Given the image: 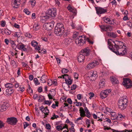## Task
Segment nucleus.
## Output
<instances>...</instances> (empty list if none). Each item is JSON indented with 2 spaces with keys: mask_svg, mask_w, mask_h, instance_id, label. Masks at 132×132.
<instances>
[{
  "mask_svg": "<svg viewBox=\"0 0 132 132\" xmlns=\"http://www.w3.org/2000/svg\"><path fill=\"white\" fill-rule=\"evenodd\" d=\"M97 72L95 71H92L88 72V76L92 79H93V80L95 79L97 76Z\"/></svg>",
  "mask_w": 132,
  "mask_h": 132,
  "instance_id": "9b49d317",
  "label": "nucleus"
},
{
  "mask_svg": "<svg viewBox=\"0 0 132 132\" xmlns=\"http://www.w3.org/2000/svg\"><path fill=\"white\" fill-rule=\"evenodd\" d=\"M100 97L102 99H104L106 98L107 96L106 94L105 93L104 90L102 91L100 94Z\"/></svg>",
  "mask_w": 132,
  "mask_h": 132,
  "instance_id": "c756f323",
  "label": "nucleus"
},
{
  "mask_svg": "<svg viewBox=\"0 0 132 132\" xmlns=\"http://www.w3.org/2000/svg\"><path fill=\"white\" fill-rule=\"evenodd\" d=\"M47 14L50 16V17L53 18L56 15V11L55 9H49L47 12Z\"/></svg>",
  "mask_w": 132,
  "mask_h": 132,
  "instance_id": "0eeeda50",
  "label": "nucleus"
},
{
  "mask_svg": "<svg viewBox=\"0 0 132 132\" xmlns=\"http://www.w3.org/2000/svg\"><path fill=\"white\" fill-rule=\"evenodd\" d=\"M14 92V90L12 88H8L6 90V94L8 96H9Z\"/></svg>",
  "mask_w": 132,
  "mask_h": 132,
  "instance_id": "a211bd4d",
  "label": "nucleus"
},
{
  "mask_svg": "<svg viewBox=\"0 0 132 132\" xmlns=\"http://www.w3.org/2000/svg\"><path fill=\"white\" fill-rule=\"evenodd\" d=\"M4 32L6 34L10 35L11 33V31L7 29H5L4 30Z\"/></svg>",
  "mask_w": 132,
  "mask_h": 132,
  "instance_id": "58836bf2",
  "label": "nucleus"
},
{
  "mask_svg": "<svg viewBox=\"0 0 132 132\" xmlns=\"http://www.w3.org/2000/svg\"><path fill=\"white\" fill-rule=\"evenodd\" d=\"M46 129L49 130L51 129V126L48 123L46 124Z\"/></svg>",
  "mask_w": 132,
  "mask_h": 132,
  "instance_id": "603ef678",
  "label": "nucleus"
},
{
  "mask_svg": "<svg viewBox=\"0 0 132 132\" xmlns=\"http://www.w3.org/2000/svg\"><path fill=\"white\" fill-rule=\"evenodd\" d=\"M79 111L80 113V116H83V117L86 116L85 111L82 108H80L79 110Z\"/></svg>",
  "mask_w": 132,
  "mask_h": 132,
  "instance_id": "7c9ffc66",
  "label": "nucleus"
},
{
  "mask_svg": "<svg viewBox=\"0 0 132 132\" xmlns=\"http://www.w3.org/2000/svg\"><path fill=\"white\" fill-rule=\"evenodd\" d=\"M54 22L52 21L49 23H45L43 26L44 28L47 30H51L54 27Z\"/></svg>",
  "mask_w": 132,
  "mask_h": 132,
  "instance_id": "423d86ee",
  "label": "nucleus"
},
{
  "mask_svg": "<svg viewBox=\"0 0 132 132\" xmlns=\"http://www.w3.org/2000/svg\"><path fill=\"white\" fill-rule=\"evenodd\" d=\"M95 8L96 9V13L98 15L104 14L107 11L106 9H105L103 8L100 7H95Z\"/></svg>",
  "mask_w": 132,
  "mask_h": 132,
  "instance_id": "1a4fd4ad",
  "label": "nucleus"
},
{
  "mask_svg": "<svg viewBox=\"0 0 132 132\" xmlns=\"http://www.w3.org/2000/svg\"><path fill=\"white\" fill-rule=\"evenodd\" d=\"M4 126V123L3 122L0 120V128H1Z\"/></svg>",
  "mask_w": 132,
  "mask_h": 132,
  "instance_id": "338daca9",
  "label": "nucleus"
},
{
  "mask_svg": "<svg viewBox=\"0 0 132 132\" xmlns=\"http://www.w3.org/2000/svg\"><path fill=\"white\" fill-rule=\"evenodd\" d=\"M104 91L105 92V93L106 94L107 96H108V95L109 94V93L111 92V90L110 89H107Z\"/></svg>",
  "mask_w": 132,
  "mask_h": 132,
  "instance_id": "8fccbe9b",
  "label": "nucleus"
},
{
  "mask_svg": "<svg viewBox=\"0 0 132 132\" xmlns=\"http://www.w3.org/2000/svg\"><path fill=\"white\" fill-rule=\"evenodd\" d=\"M106 34L108 36L113 38H116L117 37V35L113 32H107Z\"/></svg>",
  "mask_w": 132,
  "mask_h": 132,
  "instance_id": "6ab92c4d",
  "label": "nucleus"
},
{
  "mask_svg": "<svg viewBox=\"0 0 132 132\" xmlns=\"http://www.w3.org/2000/svg\"><path fill=\"white\" fill-rule=\"evenodd\" d=\"M100 27L101 30L103 31H107L109 28V26L108 25H102L100 26Z\"/></svg>",
  "mask_w": 132,
  "mask_h": 132,
  "instance_id": "b1692460",
  "label": "nucleus"
},
{
  "mask_svg": "<svg viewBox=\"0 0 132 132\" xmlns=\"http://www.w3.org/2000/svg\"><path fill=\"white\" fill-rule=\"evenodd\" d=\"M31 44L32 46L35 47L38 45V43L36 41L34 40L31 42Z\"/></svg>",
  "mask_w": 132,
  "mask_h": 132,
  "instance_id": "e433bc0d",
  "label": "nucleus"
},
{
  "mask_svg": "<svg viewBox=\"0 0 132 132\" xmlns=\"http://www.w3.org/2000/svg\"><path fill=\"white\" fill-rule=\"evenodd\" d=\"M117 118H124L125 117V115H122L120 113H119L118 114V115L117 116Z\"/></svg>",
  "mask_w": 132,
  "mask_h": 132,
  "instance_id": "13d9d810",
  "label": "nucleus"
},
{
  "mask_svg": "<svg viewBox=\"0 0 132 132\" xmlns=\"http://www.w3.org/2000/svg\"><path fill=\"white\" fill-rule=\"evenodd\" d=\"M89 49L88 48H86L84 50H82L81 52V53H83V55H85L87 56L89 54Z\"/></svg>",
  "mask_w": 132,
  "mask_h": 132,
  "instance_id": "ddd939ff",
  "label": "nucleus"
},
{
  "mask_svg": "<svg viewBox=\"0 0 132 132\" xmlns=\"http://www.w3.org/2000/svg\"><path fill=\"white\" fill-rule=\"evenodd\" d=\"M12 5L14 8H17L18 7L19 2L17 0H12Z\"/></svg>",
  "mask_w": 132,
  "mask_h": 132,
  "instance_id": "dca6fc26",
  "label": "nucleus"
},
{
  "mask_svg": "<svg viewBox=\"0 0 132 132\" xmlns=\"http://www.w3.org/2000/svg\"><path fill=\"white\" fill-rule=\"evenodd\" d=\"M122 84L127 88H130L132 86V82L128 78H123Z\"/></svg>",
  "mask_w": 132,
  "mask_h": 132,
  "instance_id": "20e7f679",
  "label": "nucleus"
},
{
  "mask_svg": "<svg viewBox=\"0 0 132 132\" xmlns=\"http://www.w3.org/2000/svg\"><path fill=\"white\" fill-rule=\"evenodd\" d=\"M56 129L58 131L62 130V126L61 125L58 126L56 127Z\"/></svg>",
  "mask_w": 132,
  "mask_h": 132,
  "instance_id": "09e8293b",
  "label": "nucleus"
},
{
  "mask_svg": "<svg viewBox=\"0 0 132 132\" xmlns=\"http://www.w3.org/2000/svg\"><path fill=\"white\" fill-rule=\"evenodd\" d=\"M52 81L50 79H49L47 81V84L48 85L51 86L52 85Z\"/></svg>",
  "mask_w": 132,
  "mask_h": 132,
  "instance_id": "6e6d98bb",
  "label": "nucleus"
},
{
  "mask_svg": "<svg viewBox=\"0 0 132 132\" xmlns=\"http://www.w3.org/2000/svg\"><path fill=\"white\" fill-rule=\"evenodd\" d=\"M103 19L104 22L108 24H112L113 23L112 21L110 20V19L107 17H104Z\"/></svg>",
  "mask_w": 132,
  "mask_h": 132,
  "instance_id": "412c9836",
  "label": "nucleus"
},
{
  "mask_svg": "<svg viewBox=\"0 0 132 132\" xmlns=\"http://www.w3.org/2000/svg\"><path fill=\"white\" fill-rule=\"evenodd\" d=\"M101 60L100 59L96 60L93 62L89 63L87 66V68L88 69H90L95 67L99 64Z\"/></svg>",
  "mask_w": 132,
  "mask_h": 132,
  "instance_id": "39448f33",
  "label": "nucleus"
},
{
  "mask_svg": "<svg viewBox=\"0 0 132 132\" xmlns=\"http://www.w3.org/2000/svg\"><path fill=\"white\" fill-rule=\"evenodd\" d=\"M117 114L115 113L113 114H112L111 116V119L112 120H117Z\"/></svg>",
  "mask_w": 132,
  "mask_h": 132,
  "instance_id": "c9c22d12",
  "label": "nucleus"
},
{
  "mask_svg": "<svg viewBox=\"0 0 132 132\" xmlns=\"http://www.w3.org/2000/svg\"><path fill=\"white\" fill-rule=\"evenodd\" d=\"M119 101L122 103L123 104H127V103H128V100L126 98V97L121 98L119 100Z\"/></svg>",
  "mask_w": 132,
  "mask_h": 132,
  "instance_id": "aec40b11",
  "label": "nucleus"
},
{
  "mask_svg": "<svg viewBox=\"0 0 132 132\" xmlns=\"http://www.w3.org/2000/svg\"><path fill=\"white\" fill-rule=\"evenodd\" d=\"M31 5L32 7H33L36 4V2L35 0H34L30 1Z\"/></svg>",
  "mask_w": 132,
  "mask_h": 132,
  "instance_id": "37998d69",
  "label": "nucleus"
},
{
  "mask_svg": "<svg viewBox=\"0 0 132 132\" xmlns=\"http://www.w3.org/2000/svg\"><path fill=\"white\" fill-rule=\"evenodd\" d=\"M77 60L79 62L82 63L84 62L85 59V56L82 54H80L78 57Z\"/></svg>",
  "mask_w": 132,
  "mask_h": 132,
  "instance_id": "2eb2a0df",
  "label": "nucleus"
},
{
  "mask_svg": "<svg viewBox=\"0 0 132 132\" xmlns=\"http://www.w3.org/2000/svg\"><path fill=\"white\" fill-rule=\"evenodd\" d=\"M25 36L28 38H31L32 37V36L29 33H26Z\"/></svg>",
  "mask_w": 132,
  "mask_h": 132,
  "instance_id": "a18cd8bd",
  "label": "nucleus"
},
{
  "mask_svg": "<svg viewBox=\"0 0 132 132\" xmlns=\"http://www.w3.org/2000/svg\"><path fill=\"white\" fill-rule=\"evenodd\" d=\"M79 33L78 32H74L73 35V38H76L77 36H78Z\"/></svg>",
  "mask_w": 132,
  "mask_h": 132,
  "instance_id": "de8ad7c7",
  "label": "nucleus"
},
{
  "mask_svg": "<svg viewBox=\"0 0 132 132\" xmlns=\"http://www.w3.org/2000/svg\"><path fill=\"white\" fill-rule=\"evenodd\" d=\"M5 86L6 88H12L13 87L14 85L11 83H8L5 84Z\"/></svg>",
  "mask_w": 132,
  "mask_h": 132,
  "instance_id": "473e14b6",
  "label": "nucleus"
},
{
  "mask_svg": "<svg viewBox=\"0 0 132 132\" xmlns=\"http://www.w3.org/2000/svg\"><path fill=\"white\" fill-rule=\"evenodd\" d=\"M69 85L67 84L65 82L63 83L62 84V86L63 88L66 90H68L70 88Z\"/></svg>",
  "mask_w": 132,
  "mask_h": 132,
  "instance_id": "393cba45",
  "label": "nucleus"
},
{
  "mask_svg": "<svg viewBox=\"0 0 132 132\" xmlns=\"http://www.w3.org/2000/svg\"><path fill=\"white\" fill-rule=\"evenodd\" d=\"M19 90L21 91L22 92H23L24 90V87L22 86H20L19 87Z\"/></svg>",
  "mask_w": 132,
  "mask_h": 132,
  "instance_id": "052dcab7",
  "label": "nucleus"
},
{
  "mask_svg": "<svg viewBox=\"0 0 132 132\" xmlns=\"http://www.w3.org/2000/svg\"><path fill=\"white\" fill-rule=\"evenodd\" d=\"M108 45H109V48L112 51L114 48L113 47V45L112 44L111 42L109 41V40H108Z\"/></svg>",
  "mask_w": 132,
  "mask_h": 132,
  "instance_id": "72a5a7b5",
  "label": "nucleus"
},
{
  "mask_svg": "<svg viewBox=\"0 0 132 132\" xmlns=\"http://www.w3.org/2000/svg\"><path fill=\"white\" fill-rule=\"evenodd\" d=\"M23 11L27 15H29L30 13V12L28 11V9H24Z\"/></svg>",
  "mask_w": 132,
  "mask_h": 132,
  "instance_id": "49530a36",
  "label": "nucleus"
},
{
  "mask_svg": "<svg viewBox=\"0 0 132 132\" xmlns=\"http://www.w3.org/2000/svg\"><path fill=\"white\" fill-rule=\"evenodd\" d=\"M72 40L69 38L65 39L63 41L64 43L66 45L70 44Z\"/></svg>",
  "mask_w": 132,
  "mask_h": 132,
  "instance_id": "4be33fe9",
  "label": "nucleus"
},
{
  "mask_svg": "<svg viewBox=\"0 0 132 132\" xmlns=\"http://www.w3.org/2000/svg\"><path fill=\"white\" fill-rule=\"evenodd\" d=\"M19 49L21 50L24 51H26L27 50L26 48V45H24L22 43H21V44L19 45Z\"/></svg>",
  "mask_w": 132,
  "mask_h": 132,
  "instance_id": "bb28decb",
  "label": "nucleus"
},
{
  "mask_svg": "<svg viewBox=\"0 0 132 132\" xmlns=\"http://www.w3.org/2000/svg\"><path fill=\"white\" fill-rule=\"evenodd\" d=\"M99 84L100 88L103 87L105 85V80L103 79H101L99 82Z\"/></svg>",
  "mask_w": 132,
  "mask_h": 132,
  "instance_id": "a878e982",
  "label": "nucleus"
},
{
  "mask_svg": "<svg viewBox=\"0 0 132 132\" xmlns=\"http://www.w3.org/2000/svg\"><path fill=\"white\" fill-rule=\"evenodd\" d=\"M14 36L15 37L19 38L20 36V33L18 32H16L14 33Z\"/></svg>",
  "mask_w": 132,
  "mask_h": 132,
  "instance_id": "c03bdc74",
  "label": "nucleus"
},
{
  "mask_svg": "<svg viewBox=\"0 0 132 132\" xmlns=\"http://www.w3.org/2000/svg\"><path fill=\"white\" fill-rule=\"evenodd\" d=\"M76 88V85H73L71 87V89L72 90H75Z\"/></svg>",
  "mask_w": 132,
  "mask_h": 132,
  "instance_id": "680f3d73",
  "label": "nucleus"
},
{
  "mask_svg": "<svg viewBox=\"0 0 132 132\" xmlns=\"http://www.w3.org/2000/svg\"><path fill=\"white\" fill-rule=\"evenodd\" d=\"M86 41L90 44H93V42L90 41L88 38L87 37L84 35L79 36L76 39L75 42L77 45L79 46H81L86 44Z\"/></svg>",
  "mask_w": 132,
  "mask_h": 132,
  "instance_id": "f257e3e1",
  "label": "nucleus"
},
{
  "mask_svg": "<svg viewBox=\"0 0 132 132\" xmlns=\"http://www.w3.org/2000/svg\"><path fill=\"white\" fill-rule=\"evenodd\" d=\"M27 91L30 93H32V90L29 85L28 88L27 89Z\"/></svg>",
  "mask_w": 132,
  "mask_h": 132,
  "instance_id": "864d4df0",
  "label": "nucleus"
},
{
  "mask_svg": "<svg viewBox=\"0 0 132 132\" xmlns=\"http://www.w3.org/2000/svg\"><path fill=\"white\" fill-rule=\"evenodd\" d=\"M43 113H44L45 114L44 116V118H45L48 115V113H49V110L47 109V107H46L45 108V109L44 110L43 112H42Z\"/></svg>",
  "mask_w": 132,
  "mask_h": 132,
  "instance_id": "2f4dec72",
  "label": "nucleus"
},
{
  "mask_svg": "<svg viewBox=\"0 0 132 132\" xmlns=\"http://www.w3.org/2000/svg\"><path fill=\"white\" fill-rule=\"evenodd\" d=\"M7 122L9 124L14 125L16 123L17 120L16 118L15 117L8 118H7Z\"/></svg>",
  "mask_w": 132,
  "mask_h": 132,
  "instance_id": "6e6552de",
  "label": "nucleus"
},
{
  "mask_svg": "<svg viewBox=\"0 0 132 132\" xmlns=\"http://www.w3.org/2000/svg\"><path fill=\"white\" fill-rule=\"evenodd\" d=\"M45 109V108H44V107L43 106H42L39 108V109L40 110L42 111V112H43V111H44Z\"/></svg>",
  "mask_w": 132,
  "mask_h": 132,
  "instance_id": "774afa93",
  "label": "nucleus"
},
{
  "mask_svg": "<svg viewBox=\"0 0 132 132\" xmlns=\"http://www.w3.org/2000/svg\"><path fill=\"white\" fill-rule=\"evenodd\" d=\"M34 29L35 30H37L39 29L40 28L39 25L38 24H35L34 26Z\"/></svg>",
  "mask_w": 132,
  "mask_h": 132,
  "instance_id": "4c0bfd02",
  "label": "nucleus"
},
{
  "mask_svg": "<svg viewBox=\"0 0 132 132\" xmlns=\"http://www.w3.org/2000/svg\"><path fill=\"white\" fill-rule=\"evenodd\" d=\"M89 95L90 96L89 98L90 99H91L94 96V94L92 92H90L89 93Z\"/></svg>",
  "mask_w": 132,
  "mask_h": 132,
  "instance_id": "3c124183",
  "label": "nucleus"
},
{
  "mask_svg": "<svg viewBox=\"0 0 132 132\" xmlns=\"http://www.w3.org/2000/svg\"><path fill=\"white\" fill-rule=\"evenodd\" d=\"M113 43L114 44L115 47H114L115 49L117 47H118L120 45V44H122L123 42L121 41H119L117 40H115V41H113Z\"/></svg>",
  "mask_w": 132,
  "mask_h": 132,
  "instance_id": "5701e85b",
  "label": "nucleus"
},
{
  "mask_svg": "<svg viewBox=\"0 0 132 132\" xmlns=\"http://www.w3.org/2000/svg\"><path fill=\"white\" fill-rule=\"evenodd\" d=\"M68 79H67L66 82H65L66 84L68 85H71L72 82V80L68 76Z\"/></svg>",
  "mask_w": 132,
  "mask_h": 132,
  "instance_id": "f704fd0d",
  "label": "nucleus"
},
{
  "mask_svg": "<svg viewBox=\"0 0 132 132\" xmlns=\"http://www.w3.org/2000/svg\"><path fill=\"white\" fill-rule=\"evenodd\" d=\"M112 51L120 56L124 55L127 53L126 48L123 47L122 46L117 47L116 48H114Z\"/></svg>",
  "mask_w": 132,
  "mask_h": 132,
  "instance_id": "f03ea898",
  "label": "nucleus"
},
{
  "mask_svg": "<svg viewBox=\"0 0 132 132\" xmlns=\"http://www.w3.org/2000/svg\"><path fill=\"white\" fill-rule=\"evenodd\" d=\"M67 101L70 104H71L72 103V101L70 98H68L67 100Z\"/></svg>",
  "mask_w": 132,
  "mask_h": 132,
  "instance_id": "0e129e2a",
  "label": "nucleus"
},
{
  "mask_svg": "<svg viewBox=\"0 0 132 132\" xmlns=\"http://www.w3.org/2000/svg\"><path fill=\"white\" fill-rule=\"evenodd\" d=\"M82 97V95L81 94H78L77 95V98L79 100L81 99Z\"/></svg>",
  "mask_w": 132,
  "mask_h": 132,
  "instance_id": "69168bd1",
  "label": "nucleus"
},
{
  "mask_svg": "<svg viewBox=\"0 0 132 132\" xmlns=\"http://www.w3.org/2000/svg\"><path fill=\"white\" fill-rule=\"evenodd\" d=\"M118 107L119 109L121 110H123L125 109L127 105L123 104L121 102L119 101L118 103Z\"/></svg>",
  "mask_w": 132,
  "mask_h": 132,
  "instance_id": "f8f14e48",
  "label": "nucleus"
},
{
  "mask_svg": "<svg viewBox=\"0 0 132 132\" xmlns=\"http://www.w3.org/2000/svg\"><path fill=\"white\" fill-rule=\"evenodd\" d=\"M47 78V76L46 75H43L41 78V82L42 83L45 82Z\"/></svg>",
  "mask_w": 132,
  "mask_h": 132,
  "instance_id": "c85d7f7f",
  "label": "nucleus"
},
{
  "mask_svg": "<svg viewBox=\"0 0 132 132\" xmlns=\"http://www.w3.org/2000/svg\"><path fill=\"white\" fill-rule=\"evenodd\" d=\"M69 71V70L67 69L63 68L62 70V73L63 74H65Z\"/></svg>",
  "mask_w": 132,
  "mask_h": 132,
  "instance_id": "79ce46f5",
  "label": "nucleus"
},
{
  "mask_svg": "<svg viewBox=\"0 0 132 132\" xmlns=\"http://www.w3.org/2000/svg\"><path fill=\"white\" fill-rule=\"evenodd\" d=\"M111 80L112 82L114 84H118L119 83V81L117 79L113 76L111 77Z\"/></svg>",
  "mask_w": 132,
  "mask_h": 132,
  "instance_id": "cd10ccee",
  "label": "nucleus"
},
{
  "mask_svg": "<svg viewBox=\"0 0 132 132\" xmlns=\"http://www.w3.org/2000/svg\"><path fill=\"white\" fill-rule=\"evenodd\" d=\"M64 29L63 24L61 23H59L55 28L54 33L57 36H61L62 33Z\"/></svg>",
  "mask_w": 132,
  "mask_h": 132,
  "instance_id": "7ed1b4c3",
  "label": "nucleus"
},
{
  "mask_svg": "<svg viewBox=\"0 0 132 132\" xmlns=\"http://www.w3.org/2000/svg\"><path fill=\"white\" fill-rule=\"evenodd\" d=\"M9 106V104L7 102H4L0 107V111L1 112L5 111Z\"/></svg>",
  "mask_w": 132,
  "mask_h": 132,
  "instance_id": "9d476101",
  "label": "nucleus"
},
{
  "mask_svg": "<svg viewBox=\"0 0 132 132\" xmlns=\"http://www.w3.org/2000/svg\"><path fill=\"white\" fill-rule=\"evenodd\" d=\"M24 129H25L29 125V124L27 123L26 122H24L23 123Z\"/></svg>",
  "mask_w": 132,
  "mask_h": 132,
  "instance_id": "bf43d9fd",
  "label": "nucleus"
},
{
  "mask_svg": "<svg viewBox=\"0 0 132 132\" xmlns=\"http://www.w3.org/2000/svg\"><path fill=\"white\" fill-rule=\"evenodd\" d=\"M70 32L69 30L68 29L64 30L62 33L61 36H62L64 37H66L70 34Z\"/></svg>",
  "mask_w": 132,
  "mask_h": 132,
  "instance_id": "4468645a",
  "label": "nucleus"
},
{
  "mask_svg": "<svg viewBox=\"0 0 132 132\" xmlns=\"http://www.w3.org/2000/svg\"><path fill=\"white\" fill-rule=\"evenodd\" d=\"M54 93L53 94V95L52 94H51V93H49L48 94V98L49 99H51L53 98L52 96H54V95H55V93H54V91H53Z\"/></svg>",
  "mask_w": 132,
  "mask_h": 132,
  "instance_id": "ea45409f",
  "label": "nucleus"
},
{
  "mask_svg": "<svg viewBox=\"0 0 132 132\" xmlns=\"http://www.w3.org/2000/svg\"><path fill=\"white\" fill-rule=\"evenodd\" d=\"M59 117L58 116L56 115L55 114H54L53 116L52 117H51V119L53 120L55 119H56Z\"/></svg>",
  "mask_w": 132,
  "mask_h": 132,
  "instance_id": "5fc2aeb1",
  "label": "nucleus"
},
{
  "mask_svg": "<svg viewBox=\"0 0 132 132\" xmlns=\"http://www.w3.org/2000/svg\"><path fill=\"white\" fill-rule=\"evenodd\" d=\"M50 18V16L47 14L46 15L42 17L41 18L40 21L42 23H44L47 20Z\"/></svg>",
  "mask_w": 132,
  "mask_h": 132,
  "instance_id": "f3484780",
  "label": "nucleus"
},
{
  "mask_svg": "<svg viewBox=\"0 0 132 132\" xmlns=\"http://www.w3.org/2000/svg\"><path fill=\"white\" fill-rule=\"evenodd\" d=\"M69 76L67 74H64V75H62L61 77H62V78H63V79H65V81L66 82L67 81V78L66 77H65V76H67V77H68Z\"/></svg>",
  "mask_w": 132,
  "mask_h": 132,
  "instance_id": "4d7b16f0",
  "label": "nucleus"
},
{
  "mask_svg": "<svg viewBox=\"0 0 132 132\" xmlns=\"http://www.w3.org/2000/svg\"><path fill=\"white\" fill-rule=\"evenodd\" d=\"M6 24L5 21L4 20H2L1 22V26L3 27H4Z\"/></svg>",
  "mask_w": 132,
  "mask_h": 132,
  "instance_id": "e2e57ef3",
  "label": "nucleus"
},
{
  "mask_svg": "<svg viewBox=\"0 0 132 132\" xmlns=\"http://www.w3.org/2000/svg\"><path fill=\"white\" fill-rule=\"evenodd\" d=\"M34 81L35 85H39L40 84L37 78H35L34 79Z\"/></svg>",
  "mask_w": 132,
  "mask_h": 132,
  "instance_id": "a19ab883",
  "label": "nucleus"
}]
</instances>
